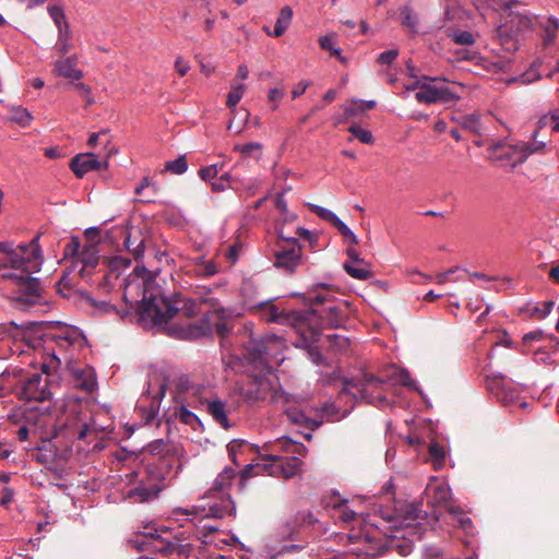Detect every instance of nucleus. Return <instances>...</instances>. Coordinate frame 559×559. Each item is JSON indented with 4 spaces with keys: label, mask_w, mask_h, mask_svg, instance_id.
Instances as JSON below:
<instances>
[{
    "label": "nucleus",
    "mask_w": 559,
    "mask_h": 559,
    "mask_svg": "<svg viewBox=\"0 0 559 559\" xmlns=\"http://www.w3.org/2000/svg\"><path fill=\"white\" fill-rule=\"evenodd\" d=\"M272 451H283L289 454H301L304 451V444L295 442L289 438H283L273 445Z\"/></svg>",
    "instance_id": "obj_36"
},
{
    "label": "nucleus",
    "mask_w": 559,
    "mask_h": 559,
    "mask_svg": "<svg viewBox=\"0 0 559 559\" xmlns=\"http://www.w3.org/2000/svg\"><path fill=\"white\" fill-rule=\"evenodd\" d=\"M399 51L396 49H390L379 55L378 62L381 64H391L395 61Z\"/></svg>",
    "instance_id": "obj_60"
},
{
    "label": "nucleus",
    "mask_w": 559,
    "mask_h": 559,
    "mask_svg": "<svg viewBox=\"0 0 559 559\" xmlns=\"http://www.w3.org/2000/svg\"><path fill=\"white\" fill-rule=\"evenodd\" d=\"M284 91L280 88H271L267 94L269 102L272 103V110H276L278 102L283 98Z\"/></svg>",
    "instance_id": "obj_61"
},
{
    "label": "nucleus",
    "mask_w": 559,
    "mask_h": 559,
    "mask_svg": "<svg viewBox=\"0 0 559 559\" xmlns=\"http://www.w3.org/2000/svg\"><path fill=\"white\" fill-rule=\"evenodd\" d=\"M319 44H320V47H321L323 50H328V51H330L332 56H335V57H337L342 62H345L344 58L341 56V49H340V48H335V47H334V41H333L332 36H330V35L322 36V37L319 39Z\"/></svg>",
    "instance_id": "obj_47"
},
{
    "label": "nucleus",
    "mask_w": 559,
    "mask_h": 559,
    "mask_svg": "<svg viewBox=\"0 0 559 559\" xmlns=\"http://www.w3.org/2000/svg\"><path fill=\"white\" fill-rule=\"evenodd\" d=\"M194 297H185L176 294L173 297H166L160 289L145 288L143 298L138 307V313L141 321H151L155 325L168 323L176 314L182 313L187 318H192L202 313L217 314L221 319L227 316V310L212 294L209 287L198 288Z\"/></svg>",
    "instance_id": "obj_1"
},
{
    "label": "nucleus",
    "mask_w": 559,
    "mask_h": 559,
    "mask_svg": "<svg viewBox=\"0 0 559 559\" xmlns=\"http://www.w3.org/2000/svg\"><path fill=\"white\" fill-rule=\"evenodd\" d=\"M227 452H228V454H247V453L260 454V450L255 444H252L242 439L231 440L227 444Z\"/></svg>",
    "instance_id": "obj_32"
},
{
    "label": "nucleus",
    "mask_w": 559,
    "mask_h": 559,
    "mask_svg": "<svg viewBox=\"0 0 559 559\" xmlns=\"http://www.w3.org/2000/svg\"><path fill=\"white\" fill-rule=\"evenodd\" d=\"M70 39V28L68 24H64V32L59 33L58 40L56 43V50L59 52L60 56L67 55L71 49V44L69 43Z\"/></svg>",
    "instance_id": "obj_41"
},
{
    "label": "nucleus",
    "mask_w": 559,
    "mask_h": 559,
    "mask_svg": "<svg viewBox=\"0 0 559 559\" xmlns=\"http://www.w3.org/2000/svg\"><path fill=\"white\" fill-rule=\"evenodd\" d=\"M318 334L314 337L306 338L301 334L299 335V340L296 342L297 347H302L307 349V354L309 359L317 366H328L326 358L321 354L319 348L313 345L319 340L322 328V316L318 313Z\"/></svg>",
    "instance_id": "obj_21"
},
{
    "label": "nucleus",
    "mask_w": 559,
    "mask_h": 559,
    "mask_svg": "<svg viewBox=\"0 0 559 559\" xmlns=\"http://www.w3.org/2000/svg\"><path fill=\"white\" fill-rule=\"evenodd\" d=\"M391 548L397 549L399 554L402 556H407L412 551V544L407 542H401L399 538H394L391 540Z\"/></svg>",
    "instance_id": "obj_58"
},
{
    "label": "nucleus",
    "mask_w": 559,
    "mask_h": 559,
    "mask_svg": "<svg viewBox=\"0 0 559 559\" xmlns=\"http://www.w3.org/2000/svg\"><path fill=\"white\" fill-rule=\"evenodd\" d=\"M554 305V301H545L540 307H534L532 316L537 319H544L551 312Z\"/></svg>",
    "instance_id": "obj_53"
},
{
    "label": "nucleus",
    "mask_w": 559,
    "mask_h": 559,
    "mask_svg": "<svg viewBox=\"0 0 559 559\" xmlns=\"http://www.w3.org/2000/svg\"><path fill=\"white\" fill-rule=\"evenodd\" d=\"M36 461L59 478L67 473V456H36Z\"/></svg>",
    "instance_id": "obj_26"
},
{
    "label": "nucleus",
    "mask_w": 559,
    "mask_h": 559,
    "mask_svg": "<svg viewBox=\"0 0 559 559\" xmlns=\"http://www.w3.org/2000/svg\"><path fill=\"white\" fill-rule=\"evenodd\" d=\"M283 346V338L274 333L255 336L250 332V340L246 345L248 358L252 361H263Z\"/></svg>",
    "instance_id": "obj_13"
},
{
    "label": "nucleus",
    "mask_w": 559,
    "mask_h": 559,
    "mask_svg": "<svg viewBox=\"0 0 559 559\" xmlns=\"http://www.w3.org/2000/svg\"><path fill=\"white\" fill-rule=\"evenodd\" d=\"M80 247L81 242L79 237L72 236L69 242L63 248V257L66 259L76 257L79 254Z\"/></svg>",
    "instance_id": "obj_49"
},
{
    "label": "nucleus",
    "mask_w": 559,
    "mask_h": 559,
    "mask_svg": "<svg viewBox=\"0 0 559 559\" xmlns=\"http://www.w3.org/2000/svg\"><path fill=\"white\" fill-rule=\"evenodd\" d=\"M200 404L204 407L209 415L215 420L216 424L222 426L224 429L230 427L227 417V403L218 397L202 399Z\"/></svg>",
    "instance_id": "obj_23"
},
{
    "label": "nucleus",
    "mask_w": 559,
    "mask_h": 559,
    "mask_svg": "<svg viewBox=\"0 0 559 559\" xmlns=\"http://www.w3.org/2000/svg\"><path fill=\"white\" fill-rule=\"evenodd\" d=\"M241 250H242L241 242L235 241L233 245L228 246V248L225 250L224 257L233 265L237 262Z\"/></svg>",
    "instance_id": "obj_50"
},
{
    "label": "nucleus",
    "mask_w": 559,
    "mask_h": 559,
    "mask_svg": "<svg viewBox=\"0 0 559 559\" xmlns=\"http://www.w3.org/2000/svg\"><path fill=\"white\" fill-rule=\"evenodd\" d=\"M158 492L156 487H138L129 492V498L134 502H147L156 498Z\"/></svg>",
    "instance_id": "obj_35"
},
{
    "label": "nucleus",
    "mask_w": 559,
    "mask_h": 559,
    "mask_svg": "<svg viewBox=\"0 0 559 559\" xmlns=\"http://www.w3.org/2000/svg\"><path fill=\"white\" fill-rule=\"evenodd\" d=\"M153 540L150 545V549L155 554H160L163 557L178 555L180 557H189L192 547L186 542V538H181L178 536L173 537V539L155 537L151 534Z\"/></svg>",
    "instance_id": "obj_16"
},
{
    "label": "nucleus",
    "mask_w": 559,
    "mask_h": 559,
    "mask_svg": "<svg viewBox=\"0 0 559 559\" xmlns=\"http://www.w3.org/2000/svg\"><path fill=\"white\" fill-rule=\"evenodd\" d=\"M11 120L21 127H28L33 120V117L27 109L15 107L12 109Z\"/></svg>",
    "instance_id": "obj_40"
},
{
    "label": "nucleus",
    "mask_w": 559,
    "mask_h": 559,
    "mask_svg": "<svg viewBox=\"0 0 559 559\" xmlns=\"http://www.w3.org/2000/svg\"><path fill=\"white\" fill-rule=\"evenodd\" d=\"M428 493L431 492V503L437 507H443L444 510L453 515L460 526L466 528L472 525L471 519L466 518L460 507L453 506L451 502V489L445 484H438L427 488Z\"/></svg>",
    "instance_id": "obj_14"
},
{
    "label": "nucleus",
    "mask_w": 559,
    "mask_h": 559,
    "mask_svg": "<svg viewBox=\"0 0 559 559\" xmlns=\"http://www.w3.org/2000/svg\"><path fill=\"white\" fill-rule=\"evenodd\" d=\"M39 237L38 234L28 245H20L15 249L7 243V251L4 252L8 254L9 265L7 263L4 265L10 271L26 273H32V270L38 269L41 259Z\"/></svg>",
    "instance_id": "obj_9"
},
{
    "label": "nucleus",
    "mask_w": 559,
    "mask_h": 559,
    "mask_svg": "<svg viewBox=\"0 0 559 559\" xmlns=\"http://www.w3.org/2000/svg\"><path fill=\"white\" fill-rule=\"evenodd\" d=\"M543 338V332L542 331H533L530 333H526L523 338V345L528 346L534 342H538Z\"/></svg>",
    "instance_id": "obj_63"
},
{
    "label": "nucleus",
    "mask_w": 559,
    "mask_h": 559,
    "mask_svg": "<svg viewBox=\"0 0 559 559\" xmlns=\"http://www.w3.org/2000/svg\"><path fill=\"white\" fill-rule=\"evenodd\" d=\"M486 388L488 392L501 404L513 405L519 404L522 407L526 406L525 402H521L520 390L514 386L506 377L487 376Z\"/></svg>",
    "instance_id": "obj_12"
},
{
    "label": "nucleus",
    "mask_w": 559,
    "mask_h": 559,
    "mask_svg": "<svg viewBox=\"0 0 559 559\" xmlns=\"http://www.w3.org/2000/svg\"><path fill=\"white\" fill-rule=\"evenodd\" d=\"M332 226H334L344 238H346L348 235H352L350 228L338 217L332 224Z\"/></svg>",
    "instance_id": "obj_64"
},
{
    "label": "nucleus",
    "mask_w": 559,
    "mask_h": 559,
    "mask_svg": "<svg viewBox=\"0 0 559 559\" xmlns=\"http://www.w3.org/2000/svg\"><path fill=\"white\" fill-rule=\"evenodd\" d=\"M74 88L78 90V92H85L84 100L86 107L92 106L95 103V99L92 94V88L88 85L79 82L74 84Z\"/></svg>",
    "instance_id": "obj_59"
},
{
    "label": "nucleus",
    "mask_w": 559,
    "mask_h": 559,
    "mask_svg": "<svg viewBox=\"0 0 559 559\" xmlns=\"http://www.w3.org/2000/svg\"><path fill=\"white\" fill-rule=\"evenodd\" d=\"M245 93V85H233L231 91L227 95L226 105L228 108H234L241 100Z\"/></svg>",
    "instance_id": "obj_46"
},
{
    "label": "nucleus",
    "mask_w": 559,
    "mask_h": 559,
    "mask_svg": "<svg viewBox=\"0 0 559 559\" xmlns=\"http://www.w3.org/2000/svg\"><path fill=\"white\" fill-rule=\"evenodd\" d=\"M71 170L76 177L82 178L85 174L92 170H100L107 167V162H100L95 154H78L71 159Z\"/></svg>",
    "instance_id": "obj_19"
},
{
    "label": "nucleus",
    "mask_w": 559,
    "mask_h": 559,
    "mask_svg": "<svg viewBox=\"0 0 559 559\" xmlns=\"http://www.w3.org/2000/svg\"><path fill=\"white\" fill-rule=\"evenodd\" d=\"M52 71L55 75L68 79L73 87L84 75L82 70L78 68V58L75 56L55 61Z\"/></svg>",
    "instance_id": "obj_18"
},
{
    "label": "nucleus",
    "mask_w": 559,
    "mask_h": 559,
    "mask_svg": "<svg viewBox=\"0 0 559 559\" xmlns=\"http://www.w3.org/2000/svg\"><path fill=\"white\" fill-rule=\"evenodd\" d=\"M17 417H22L23 421L15 430L17 440L25 442L28 440H36L38 438L36 413L32 408L23 411L21 414H14L10 418L19 421Z\"/></svg>",
    "instance_id": "obj_17"
},
{
    "label": "nucleus",
    "mask_w": 559,
    "mask_h": 559,
    "mask_svg": "<svg viewBox=\"0 0 559 559\" xmlns=\"http://www.w3.org/2000/svg\"><path fill=\"white\" fill-rule=\"evenodd\" d=\"M333 293L326 285H320L309 295V301L313 305H333Z\"/></svg>",
    "instance_id": "obj_34"
},
{
    "label": "nucleus",
    "mask_w": 559,
    "mask_h": 559,
    "mask_svg": "<svg viewBox=\"0 0 559 559\" xmlns=\"http://www.w3.org/2000/svg\"><path fill=\"white\" fill-rule=\"evenodd\" d=\"M234 150L238 151L241 154L247 156V155H250L253 151L260 152L262 150V144L259 142H250V143L242 144V145L237 144V145H235Z\"/></svg>",
    "instance_id": "obj_57"
},
{
    "label": "nucleus",
    "mask_w": 559,
    "mask_h": 559,
    "mask_svg": "<svg viewBox=\"0 0 559 559\" xmlns=\"http://www.w3.org/2000/svg\"><path fill=\"white\" fill-rule=\"evenodd\" d=\"M296 235H298L300 238L309 241L311 246H313L318 241V236L310 231L307 228L298 227L296 230Z\"/></svg>",
    "instance_id": "obj_62"
},
{
    "label": "nucleus",
    "mask_w": 559,
    "mask_h": 559,
    "mask_svg": "<svg viewBox=\"0 0 559 559\" xmlns=\"http://www.w3.org/2000/svg\"><path fill=\"white\" fill-rule=\"evenodd\" d=\"M74 385L87 393L93 392L97 386L96 373L92 367L71 368Z\"/></svg>",
    "instance_id": "obj_24"
},
{
    "label": "nucleus",
    "mask_w": 559,
    "mask_h": 559,
    "mask_svg": "<svg viewBox=\"0 0 559 559\" xmlns=\"http://www.w3.org/2000/svg\"><path fill=\"white\" fill-rule=\"evenodd\" d=\"M313 409L309 407L288 406L285 411L287 418L296 425L305 426L311 430L317 429L322 424L321 419L312 416Z\"/></svg>",
    "instance_id": "obj_22"
},
{
    "label": "nucleus",
    "mask_w": 559,
    "mask_h": 559,
    "mask_svg": "<svg viewBox=\"0 0 559 559\" xmlns=\"http://www.w3.org/2000/svg\"><path fill=\"white\" fill-rule=\"evenodd\" d=\"M345 308V305H329L325 309L326 324L331 328H340L346 319Z\"/></svg>",
    "instance_id": "obj_29"
},
{
    "label": "nucleus",
    "mask_w": 559,
    "mask_h": 559,
    "mask_svg": "<svg viewBox=\"0 0 559 559\" xmlns=\"http://www.w3.org/2000/svg\"><path fill=\"white\" fill-rule=\"evenodd\" d=\"M404 513V522L406 525H411L413 521L419 518L420 510L414 504H407L401 510Z\"/></svg>",
    "instance_id": "obj_52"
},
{
    "label": "nucleus",
    "mask_w": 559,
    "mask_h": 559,
    "mask_svg": "<svg viewBox=\"0 0 559 559\" xmlns=\"http://www.w3.org/2000/svg\"><path fill=\"white\" fill-rule=\"evenodd\" d=\"M402 16H403L402 24L405 27H407L411 32L416 33L417 32V28H416L417 27V17L415 14H413L411 9L404 8L402 10Z\"/></svg>",
    "instance_id": "obj_51"
},
{
    "label": "nucleus",
    "mask_w": 559,
    "mask_h": 559,
    "mask_svg": "<svg viewBox=\"0 0 559 559\" xmlns=\"http://www.w3.org/2000/svg\"><path fill=\"white\" fill-rule=\"evenodd\" d=\"M329 338L331 344L341 353L346 352L349 347V340L347 337L334 334L330 335Z\"/></svg>",
    "instance_id": "obj_55"
},
{
    "label": "nucleus",
    "mask_w": 559,
    "mask_h": 559,
    "mask_svg": "<svg viewBox=\"0 0 559 559\" xmlns=\"http://www.w3.org/2000/svg\"><path fill=\"white\" fill-rule=\"evenodd\" d=\"M348 131L353 134L354 138L364 144H372L374 141L372 133L369 130L360 128L359 126L352 124L348 128Z\"/></svg>",
    "instance_id": "obj_44"
},
{
    "label": "nucleus",
    "mask_w": 559,
    "mask_h": 559,
    "mask_svg": "<svg viewBox=\"0 0 559 559\" xmlns=\"http://www.w3.org/2000/svg\"><path fill=\"white\" fill-rule=\"evenodd\" d=\"M250 308H259L262 317L267 322L290 324L297 334L306 338L314 337L318 334V312L316 310L281 311L270 300L258 301L249 299L246 301Z\"/></svg>",
    "instance_id": "obj_2"
},
{
    "label": "nucleus",
    "mask_w": 559,
    "mask_h": 559,
    "mask_svg": "<svg viewBox=\"0 0 559 559\" xmlns=\"http://www.w3.org/2000/svg\"><path fill=\"white\" fill-rule=\"evenodd\" d=\"M513 4H518V1L513 0L507 4L503 13L504 22L496 31L501 47L508 52L516 51L520 39L533 27V16L525 10L514 11Z\"/></svg>",
    "instance_id": "obj_5"
},
{
    "label": "nucleus",
    "mask_w": 559,
    "mask_h": 559,
    "mask_svg": "<svg viewBox=\"0 0 559 559\" xmlns=\"http://www.w3.org/2000/svg\"><path fill=\"white\" fill-rule=\"evenodd\" d=\"M48 13L58 27L59 33L62 34V32H64V24H68L62 8L59 5H51L48 8Z\"/></svg>",
    "instance_id": "obj_43"
},
{
    "label": "nucleus",
    "mask_w": 559,
    "mask_h": 559,
    "mask_svg": "<svg viewBox=\"0 0 559 559\" xmlns=\"http://www.w3.org/2000/svg\"><path fill=\"white\" fill-rule=\"evenodd\" d=\"M241 395L250 402L262 400L265 397V390L262 384L255 380L250 381L246 386L241 388Z\"/></svg>",
    "instance_id": "obj_33"
},
{
    "label": "nucleus",
    "mask_w": 559,
    "mask_h": 559,
    "mask_svg": "<svg viewBox=\"0 0 559 559\" xmlns=\"http://www.w3.org/2000/svg\"><path fill=\"white\" fill-rule=\"evenodd\" d=\"M0 292L14 295L17 301L26 306L39 302L41 296L38 278L23 271H10L5 265H0Z\"/></svg>",
    "instance_id": "obj_4"
},
{
    "label": "nucleus",
    "mask_w": 559,
    "mask_h": 559,
    "mask_svg": "<svg viewBox=\"0 0 559 559\" xmlns=\"http://www.w3.org/2000/svg\"><path fill=\"white\" fill-rule=\"evenodd\" d=\"M236 476V471L233 467H225L222 473L215 478L212 487L209 489L210 496H215L217 493L224 492L228 487H230L233 479Z\"/></svg>",
    "instance_id": "obj_28"
},
{
    "label": "nucleus",
    "mask_w": 559,
    "mask_h": 559,
    "mask_svg": "<svg viewBox=\"0 0 559 559\" xmlns=\"http://www.w3.org/2000/svg\"><path fill=\"white\" fill-rule=\"evenodd\" d=\"M188 169V164L185 156H179L174 160H169L165 164V170L170 171L175 175H182Z\"/></svg>",
    "instance_id": "obj_45"
},
{
    "label": "nucleus",
    "mask_w": 559,
    "mask_h": 559,
    "mask_svg": "<svg viewBox=\"0 0 559 559\" xmlns=\"http://www.w3.org/2000/svg\"><path fill=\"white\" fill-rule=\"evenodd\" d=\"M385 382L372 373L360 371L355 377L344 379V388L340 392V397L352 394L354 399L360 397L367 403L383 407L388 405L384 396Z\"/></svg>",
    "instance_id": "obj_6"
},
{
    "label": "nucleus",
    "mask_w": 559,
    "mask_h": 559,
    "mask_svg": "<svg viewBox=\"0 0 559 559\" xmlns=\"http://www.w3.org/2000/svg\"><path fill=\"white\" fill-rule=\"evenodd\" d=\"M344 270L348 275L356 280H368L372 276V272L370 271V265L365 261V263H344Z\"/></svg>",
    "instance_id": "obj_31"
},
{
    "label": "nucleus",
    "mask_w": 559,
    "mask_h": 559,
    "mask_svg": "<svg viewBox=\"0 0 559 559\" xmlns=\"http://www.w3.org/2000/svg\"><path fill=\"white\" fill-rule=\"evenodd\" d=\"M407 442L409 444V450L421 453L425 448L428 449V454H445L444 449L436 441L426 442L425 439L420 438L417 435H411L407 437Z\"/></svg>",
    "instance_id": "obj_27"
},
{
    "label": "nucleus",
    "mask_w": 559,
    "mask_h": 559,
    "mask_svg": "<svg viewBox=\"0 0 559 559\" xmlns=\"http://www.w3.org/2000/svg\"><path fill=\"white\" fill-rule=\"evenodd\" d=\"M195 272L202 276H213L218 272V267L213 260H205L204 258H198L195 260Z\"/></svg>",
    "instance_id": "obj_37"
},
{
    "label": "nucleus",
    "mask_w": 559,
    "mask_h": 559,
    "mask_svg": "<svg viewBox=\"0 0 559 559\" xmlns=\"http://www.w3.org/2000/svg\"><path fill=\"white\" fill-rule=\"evenodd\" d=\"M282 243L274 253V265L287 273H293L301 263V246L294 237H286L283 229L277 230Z\"/></svg>",
    "instance_id": "obj_10"
},
{
    "label": "nucleus",
    "mask_w": 559,
    "mask_h": 559,
    "mask_svg": "<svg viewBox=\"0 0 559 559\" xmlns=\"http://www.w3.org/2000/svg\"><path fill=\"white\" fill-rule=\"evenodd\" d=\"M21 400L27 402H50L53 393L48 380V376L34 373L21 382L19 393Z\"/></svg>",
    "instance_id": "obj_11"
},
{
    "label": "nucleus",
    "mask_w": 559,
    "mask_h": 559,
    "mask_svg": "<svg viewBox=\"0 0 559 559\" xmlns=\"http://www.w3.org/2000/svg\"><path fill=\"white\" fill-rule=\"evenodd\" d=\"M98 247L96 243L84 246L80 259L76 261V266L80 265L79 274L82 278H90L93 271L98 265L99 255Z\"/></svg>",
    "instance_id": "obj_20"
},
{
    "label": "nucleus",
    "mask_w": 559,
    "mask_h": 559,
    "mask_svg": "<svg viewBox=\"0 0 559 559\" xmlns=\"http://www.w3.org/2000/svg\"><path fill=\"white\" fill-rule=\"evenodd\" d=\"M293 9L289 5H285L280 10L278 17L272 32L274 37H281L288 29L293 21Z\"/></svg>",
    "instance_id": "obj_30"
},
{
    "label": "nucleus",
    "mask_w": 559,
    "mask_h": 559,
    "mask_svg": "<svg viewBox=\"0 0 559 559\" xmlns=\"http://www.w3.org/2000/svg\"><path fill=\"white\" fill-rule=\"evenodd\" d=\"M306 206L314 213L317 216H319L321 219L330 223L331 225L336 221L337 215L333 213L332 211L322 207L320 205L313 204V203H306Z\"/></svg>",
    "instance_id": "obj_42"
},
{
    "label": "nucleus",
    "mask_w": 559,
    "mask_h": 559,
    "mask_svg": "<svg viewBox=\"0 0 559 559\" xmlns=\"http://www.w3.org/2000/svg\"><path fill=\"white\" fill-rule=\"evenodd\" d=\"M52 337L60 347L81 346L85 341L84 335L76 328L68 325L60 328Z\"/></svg>",
    "instance_id": "obj_25"
},
{
    "label": "nucleus",
    "mask_w": 559,
    "mask_h": 559,
    "mask_svg": "<svg viewBox=\"0 0 559 559\" xmlns=\"http://www.w3.org/2000/svg\"><path fill=\"white\" fill-rule=\"evenodd\" d=\"M374 106H376V102L374 100L354 102V104H352L349 106H346L344 108V115H345L346 118H349V117H353V116L357 115L358 112L370 110V109L374 108Z\"/></svg>",
    "instance_id": "obj_39"
},
{
    "label": "nucleus",
    "mask_w": 559,
    "mask_h": 559,
    "mask_svg": "<svg viewBox=\"0 0 559 559\" xmlns=\"http://www.w3.org/2000/svg\"><path fill=\"white\" fill-rule=\"evenodd\" d=\"M176 415L181 423L191 426L194 430L202 425L199 417L183 405L179 407Z\"/></svg>",
    "instance_id": "obj_38"
},
{
    "label": "nucleus",
    "mask_w": 559,
    "mask_h": 559,
    "mask_svg": "<svg viewBox=\"0 0 559 559\" xmlns=\"http://www.w3.org/2000/svg\"><path fill=\"white\" fill-rule=\"evenodd\" d=\"M556 32H557L556 28L552 25H550V17H549L544 26L545 34H544L543 40L546 46L551 45L556 40V38H557Z\"/></svg>",
    "instance_id": "obj_56"
},
{
    "label": "nucleus",
    "mask_w": 559,
    "mask_h": 559,
    "mask_svg": "<svg viewBox=\"0 0 559 559\" xmlns=\"http://www.w3.org/2000/svg\"><path fill=\"white\" fill-rule=\"evenodd\" d=\"M407 90H417L415 98L424 104H438L455 100L457 96L447 86H437L430 82L416 81Z\"/></svg>",
    "instance_id": "obj_15"
},
{
    "label": "nucleus",
    "mask_w": 559,
    "mask_h": 559,
    "mask_svg": "<svg viewBox=\"0 0 559 559\" xmlns=\"http://www.w3.org/2000/svg\"><path fill=\"white\" fill-rule=\"evenodd\" d=\"M298 456H258V462L248 464L240 473L245 481L258 475H269L288 479L300 471Z\"/></svg>",
    "instance_id": "obj_7"
},
{
    "label": "nucleus",
    "mask_w": 559,
    "mask_h": 559,
    "mask_svg": "<svg viewBox=\"0 0 559 559\" xmlns=\"http://www.w3.org/2000/svg\"><path fill=\"white\" fill-rule=\"evenodd\" d=\"M219 168L217 164L202 167L199 169V176L204 180H212L218 175Z\"/></svg>",
    "instance_id": "obj_54"
},
{
    "label": "nucleus",
    "mask_w": 559,
    "mask_h": 559,
    "mask_svg": "<svg viewBox=\"0 0 559 559\" xmlns=\"http://www.w3.org/2000/svg\"><path fill=\"white\" fill-rule=\"evenodd\" d=\"M80 405L74 404L71 409V416L61 424L67 436L74 438L78 444V452L88 454L91 452H100L106 450L111 440L98 437V432L90 423L81 417Z\"/></svg>",
    "instance_id": "obj_3"
},
{
    "label": "nucleus",
    "mask_w": 559,
    "mask_h": 559,
    "mask_svg": "<svg viewBox=\"0 0 559 559\" xmlns=\"http://www.w3.org/2000/svg\"><path fill=\"white\" fill-rule=\"evenodd\" d=\"M227 310V316L221 319L217 314H204L201 322L190 323L185 326L174 325L170 328V334L182 340H197L202 336L215 333L224 342L230 333L227 322L225 321L230 317V310Z\"/></svg>",
    "instance_id": "obj_8"
},
{
    "label": "nucleus",
    "mask_w": 559,
    "mask_h": 559,
    "mask_svg": "<svg viewBox=\"0 0 559 559\" xmlns=\"http://www.w3.org/2000/svg\"><path fill=\"white\" fill-rule=\"evenodd\" d=\"M450 36L457 45L469 46L475 43L474 35L467 31H455Z\"/></svg>",
    "instance_id": "obj_48"
}]
</instances>
